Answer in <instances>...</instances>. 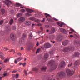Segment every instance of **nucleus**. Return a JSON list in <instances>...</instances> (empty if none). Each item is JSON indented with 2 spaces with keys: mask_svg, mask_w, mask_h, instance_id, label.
Returning a JSON list of instances; mask_svg holds the SVG:
<instances>
[{
  "mask_svg": "<svg viewBox=\"0 0 80 80\" xmlns=\"http://www.w3.org/2000/svg\"><path fill=\"white\" fill-rule=\"evenodd\" d=\"M47 33H48L49 34H52V33H54L55 32V29L54 28H52L51 29V30H46Z\"/></svg>",
  "mask_w": 80,
  "mask_h": 80,
  "instance_id": "nucleus-3",
  "label": "nucleus"
},
{
  "mask_svg": "<svg viewBox=\"0 0 80 80\" xmlns=\"http://www.w3.org/2000/svg\"><path fill=\"white\" fill-rule=\"evenodd\" d=\"M41 21L40 19H36L35 20V22H36V23H40Z\"/></svg>",
  "mask_w": 80,
  "mask_h": 80,
  "instance_id": "nucleus-24",
  "label": "nucleus"
},
{
  "mask_svg": "<svg viewBox=\"0 0 80 80\" xmlns=\"http://www.w3.org/2000/svg\"><path fill=\"white\" fill-rule=\"evenodd\" d=\"M24 73L25 74V76H27V71H26V70H24Z\"/></svg>",
  "mask_w": 80,
  "mask_h": 80,
  "instance_id": "nucleus-35",
  "label": "nucleus"
},
{
  "mask_svg": "<svg viewBox=\"0 0 80 80\" xmlns=\"http://www.w3.org/2000/svg\"><path fill=\"white\" fill-rule=\"evenodd\" d=\"M3 55L2 52H0V56H1V55Z\"/></svg>",
  "mask_w": 80,
  "mask_h": 80,
  "instance_id": "nucleus-53",
  "label": "nucleus"
},
{
  "mask_svg": "<svg viewBox=\"0 0 80 80\" xmlns=\"http://www.w3.org/2000/svg\"><path fill=\"white\" fill-rule=\"evenodd\" d=\"M26 10H33L32 9H30L27 8H26Z\"/></svg>",
  "mask_w": 80,
  "mask_h": 80,
  "instance_id": "nucleus-44",
  "label": "nucleus"
},
{
  "mask_svg": "<svg viewBox=\"0 0 80 80\" xmlns=\"http://www.w3.org/2000/svg\"><path fill=\"white\" fill-rule=\"evenodd\" d=\"M17 72V70H15L12 71V73H16V72Z\"/></svg>",
  "mask_w": 80,
  "mask_h": 80,
  "instance_id": "nucleus-40",
  "label": "nucleus"
},
{
  "mask_svg": "<svg viewBox=\"0 0 80 80\" xmlns=\"http://www.w3.org/2000/svg\"><path fill=\"white\" fill-rule=\"evenodd\" d=\"M3 50H4L5 51H7V50H8V49L6 48H3Z\"/></svg>",
  "mask_w": 80,
  "mask_h": 80,
  "instance_id": "nucleus-37",
  "label": "nucleus"
},
{
  "mask_svg": "<svg viewBox=\"0 0 80 80\" xmlns=\"http://www.w3.org/2000/svg\"><path fill=\"white\" fill-rule=\"evenodd\" d=\"M53 51H51L50 52V54L51 55H53Z\"/></svg>",
  "mask_w": 80,
  "mask_h": 80,
  "instance_id": "nucleus-45",
  "label": "nucleus"
},
{
  "mask_svg": "<svg viewBox=\"0 0 80 80\" xmlns=\"http://www.w3.org/2000/svg\"><path fill=\"white\" fill-rule=\"evenodd\" d=\"M2 77H0V80H2Z\"/></svg>",
  "mask_w": 80,
  "mask_h": 80,
  "instance_id": "nucleus-64",
  "label": "nucleus"
},
{
  "mask_svg": "<svg viewBox=\"0 0 80 80\" xmlns=\"http://www.w3.org/2000/svg\"><path fill=\"white\" fill-rule=\"evenodd\" d=\"M22 42H23V41L22 40V39H21L19 41V43H20V44H22Z\"/></svg>",
  "mask_w": 80,
  "mask_h": 80,
  "instance_id": "nucleus-32",
  "label": "nucleus"
},
{
  "mask_svg": "<svg viewBox=\"0 0 80 80\" xmlns=\"http://www.w3.org/2000/svg\"><path fill=\"white\" fill-rule=\"evenodd\" d=\"M29 38L31 39L33 38V35H32V34L30 33L29 34Z\"/></svg>",
  "mask_w": 80,
  "mask_h": 80,
  "instance_id": "nucleus-29",
  "label": "nucleus"
},
{
  "mask_svg": "<svg viewBox=\"0 0 80 80\" xmlns=\"http://www.w3.org/2000/svg\"><path fill=\"white\" fill-rule=\"evenodd\" d=\"M54 61L53 60H52L50 61V62H49L48 63V65H52L53 64V63H54Z\"/></svg>",
  "mask_w": 80,
  "mask_h": 80,
  "instance_id": "nucleus-20",
  "label": "nucleus"
},
{
  "mask_svg": "<svg viewBox=\"0 0 80 80\" xmlns=\"http://www.w3.org/2000/svg\"><path fill=\"white\" fill-rule=\"evenodd\" d=\"M5 3L8 7H10V4L12 5V2L9 0H7L5 2Z\"/></svg>",
  "mask_w": 80,
  "mask_h": 80,
  "instance_id": "nucleus-7",
  "label": "nucleus"
},
{
  "mask_svg": "<svg viewBox=\"0 0 80 80\" xmlns=\"http://www.w3.org/2000/svg\"><path fill=\"white\" fill-rule=\"evenodd\" d=\"M29 20H35V18L33 17H30L29 18Z\"/></svg>",
  "mask_w": 80,
  "mask_h": 80,
  "instance_id": "nucleus-28",
  "label": "nucleus"
},
{
  "mask_svg": "<svg viewBox=\"0 0 80 80\" xmlns=\"http://www.w3.org/2000/svg\"><path fill=\"white\" fill-rule=\"evenodd\" d=\"M13 20L12 19H11L9 22L10 25H12V23H13Z\"/></svg>",
  "mask_w": 80,
  "mask_h": 80,
  "instance_id": "nucleus-27",
  "label": "nucleus"
},
{
  "mask_svg": "<svg viewBox=\"0 0 80 80\" xmlns=\"http://www.w3.org/2000/svg\"><path fill=\"white\" fill-rule=\"evenodd\" d=\"M46 69H47V67L46 66L42 67L41 68V70L42 72H45V71H46Z\"/></svg>",
  "mask_w": 80,
  "mask_h": 80,
  "instance_id": "nucleus-15",
  "label": "nucleus"
},
{
  "mask_svg": "<svg viewBox=\"0 0 80 80\" xmlns=\"http://www.w3.org/2000/svg\"><path fill=\"white\" fill-rule=\"evenodd\" d=\"M48 22H52V19L49 18H48Z\"/></svg>",
  "mask_w": 80,
  "mask_h": 80,
  "instance_id": "nucleus-39",
  "label": "nucleus"
},
{
  "mask_svg": "<svg viewBox=\"0 0 80 80\" xmlns=\"http://www.w3.org/2000/svg\"><path fill=\"white\" fill-rule=\"evenodd\" d=\"M73 49H74V47H73L69 46L64 48L63 49V51L64 52H68L70 50H72Z\"/></svg>",
  "mask_w": 80,
  "mask_h": 80,
  "instance_id": "nucleus-2",
  "label": "nucleus"
},
{
  "mask_svg": "<svg viewBox=\"0 0 80 80\" xmlns=\"http://www.w3.org/2000/svg\"><path fill=\"white\" fill-rule=\"evenodd\" d=\"M70 30L71 31H72V32H74V30L72 29H70Z\"/></svg>",
  "mask_w": 80,
  "mask_h": 80,
  "instance_id": "nucleus-54",
  "label": "nucleus"
},
{
  "mask_svg": "<svg viewBox=\"0 0 80 80\" xmlns=\"http://www.w3.org/2000/svg\"><path fill=\"white\" fill-rule=\"evenodd\" d=\"M58 42H61L62 40V37H60L58 38Z\"/></svg>",
  "mask_w": 80,
  "mask_h": 80,
  "instance_id": "nucleus-22",
  "label": "nucleus"
},
{
  "mask_svg": "<svg viewBox=\"0 0 80 80\" xmlns=\"http://www.w3.org/2000/svg\"><path fill=\"white\" fill-rule=\"evenodd\" d=\"M69 42V41L68 40L64 41L62 42V44L63 45H67L68 43Z\"/></svg>",
  "mask_w": 80,
  "mask_h": 80,
  "instance_id": "nucleus-13",
  "label": "nucleus"
},
{
  "mask_svg": "<svg viewBox=\"0 0 80 80\" xmlns=\"http://www.w3.org/2000/svg\"><path fill=\"white\" fill-rule=\"evenodd\" d=\"M12 29L13 30H15L16 29V27L13 26L12 27Z\"/></svg>",
  "mask_w": 80,
  "mask_h": 80,
  "instance_id": "nucleus-47",
  "label": "nucleus"
},
{
  "mask_svg": "<svg viewBox=\"0 0 80 80\" xmlns=\"http://www.w3.org/2000/svg\"><path fill=\"white\" fill-rule=\"evenodd\" d=\"M80 61L78 60H77L74 62V67L76 68H78V66H79V62Z\"/></svg>",
  "mask_w": 80,
  "mask_h": 80,
  "instance_id": "nucleus-8",
  "label": "nucleus"
},
{
  "mask_svg": "<svg viewBox=\"0 0 80 80\" xmlns=\"http://www.w3.org/2000/svg\"><path fill=\"white\" fill-rule=\"evenodd\" d=\"M24 8V7H20V8Z\"/></svg>",
  "mask_w": 80,
  "mask_h": 80,
  "instance_id": "nucleus-58",
  "label": "nucleus"
},
{
  "mask_svg": "<svg viewBox=\"0 0 80 80\" xmlns=\"http://www.w3.org/2000/svg\"><path fill=\"white\" fill-rule=\"evenodd\" d=\"M1 12H0V13H2V14H4V13H5V10H1L0 11Z\"/></svg>",
  "mask_w": 80,
  "mask_h": 80,
  "instance_id": "nucleus-31",
  "label": "nucleus"
},
{
  "mask_svg": "<svg viewBox=\"0 0 80 80\" xmlns=\"http://www.w3.org/2000/svg\"><path fill=\"white\" fill-rule=\"evenodd\" d=\"M3 20H2L0 21V25H2V24H3Z\"/></svg>",
  "mask_w": 80,
  "mask_h": 80,
  "instance_id": "nucleus-42",
  "label": "nucleus"
},
{
  "mask_svg": "<svg viewBox=\"0 0 80 80\" xmlns=\"http://www.w3.org/2000/svg\"><path fill=\"white\" fill-rule=\"evenodd\" d=\"M55 20H56V21H58V19H56V18H54Z\"/></svg>",
  "mask_w": 80,
  "mask_h": 80,
  "instance_id": "nucleus-56",
  "label": "nucleus"
},
{
  "mask_svg": "<svg viewBox=\"0 0 80 80\" xmlns=\"http://www.w3.org/2000/svg\"><path fill=\"white\" fill-rule=\"evenodd\" d=\"M26 25H31V22L29 21H27L25 22Z\"/></svg>",
  "mask_w": 80,
  "mask_h": 80,
  "instance_id": "nucleus-18",
  "label": "nucleus"
},
{
  "mask_svg": "<svg viewBox=\"0 0 80 80\" xmlns=\"http://www.w3.org/2000/svg\"><path fill=\"white\" fill-rule=\"evenodd\" d=\"M60 31L61 32H62L63 33H65V34H67V31L63 29H61Z\"/></svg>",
  "mask_w": 80,
  "mask_h": 80,
  "instance_id": "nucleus-17",
  "label": "nucleus"
},
{
  "mask_svg": "<svg viewBox=\"0 0 80 80\" xmlns=\"http://www.w3.org/2000/svg\"><path fill=\"white\" fill-rule=\"evenodd\" d=\"M48 53L45 54L44 58H43V60H44V62H46V60H47V58H48Z\"/></svg>",
  "mask_w": 80,
  "mask_h": 80,
  "instance_id": "nucleus-9",
  "label": "nucleus"
},
{
  "mask_svg": "<svg viewBox=\"0 0 80 80\" xmlns=\"http://www.w3.org/2000/svg\"><path fill=\"white\" fill-rule=\"evenodd\" d=\"M3 62H1L0 63V65H2V64H3Z\"/></svg>",
  "mask_w": 80,
  "mask_h": 80,
  "instance_id": "nucleus-61",
  "label": "nucleus"
},
{
  "mask_svg": "<svg viewBox=\"0 0 80 80\" xmlns=\"http://www.w3.org/2000/svg\"><path fill=\"white\" fill-rule=\"evenodd\" d=\"M27 11L28 12V13H26L25 14L26 16V17H30V16H32V14L29 13H33L34 12V11L33 10H27Z\"/></svg>",
  "mask_w": 80,
  "mask_h": 80,
  "instance_id": "nucleus-6",
  "label": "nucleus"
},
{
  "mask_svg": "<svg viewBox=\"0 0 80 80\" xmlns=\"http://www.w3.org/2000/svg\"><path fill=\"white\" fill-rule=\"evenodd\" d=\"M57 24H58V25H59V24H60V23L58 22H57Z\"/></svg>",
  "mask_w": 80,
  "mask_h": 80,
  "instance_id": "nucleus-63",
  "label": "nucleus"
},
{
  "mask_svg": "<svg viewBox=\"0 0 80 80\" xmlns=\"http://www.w3.org/2000/svg\"><path fill=\"white\" fill-rule=\"evenodd\" d=\"M8 75V73H4L3 74V75L4 77H5L6 76H7Z\"/></svg>",
  "mask_w": 80,
  "mask_h": 80,
  "instance_id": "nucleus-49",
  "label": "nucleus"
},
{
  "mask_svg": "<svg viewBox=\"0 0 80 80\" xmlns=\"http://www.w3.org/2000/svg\"><path fill=\"white\" fill-rule=\"evenodd\" d=\"M22 13H18V14H17V17L18 18V17H21V16H22Z\"/></svg>",
  "mask_w": 80,
  "mask_h": 80,
  "instance_id": "nucleus-25",
  "label": "nucleus"
},
{
  "mask_svg": "<svg viewBox=\"0 0 80 80\" xmlns=\"http://www.w3.org/2000/svg\"><path fill=\"white\" fill-rule=\"evenodd\" d=\"M38 70V68H32L33 71H37Z\"/></svg>",
  "mask_w": 80,
  "mask_h": 80,
  "instance_id": "nucleus-26",
  "label": "nucleus"
},
{
  "mask_svg": "<svg viewBox=\"0 0 80 80\" xmlns=\"http://www.w3.org/2000/svg\"><path fill=\"white\" fill-rule=\"evenodd\" d=\"M22 64H23L22 63H20L19 64V65H22Z\"/></svg>",
  "mask_w": 80,
  "mask_h": 80,
  "instance_id": "nucleus-62",
  "label": "nucleus"
},
{
  "mask_svg": "<svg viewBox=\"0 0 80 80\" xmlns=\"http://www.w3.org/2000/svg\"><path fill=\"white\" fill-rule=\"evenodd\" d=\"M0 57L1 58H2V59L3 60L4 59V57L2 55L0 56Z\"/></svg>",
  "mask_w": 80,
  "mask_h": 80,
  "instance_id": "nucleus-43",
  "label": "nucleus"
},
{
  "mask_svg": "<svg viewBox=\"0 0 80 80\" xmlns=\"http://www.w3.org/2000/svg\"><path fill=\"white\" fill-rule=\"evenodd\" d=\"M70 37H71V38H72V37H73V36L72 35H70Z\"/></svg>",
  "mask_w": 80,
  "mask_h": 80,
  "instance_id": "nucleus-57",
  "label": "nucleus"
},
{
  "mask_svg": "<svg viewBox=\"0 0 80 80\" xmlns=\"http://www.w3.org/2000/svg\"><path fill=\"white\" fill-rule=\"evenodd\" d=\"M9 52H14L13 53H15V51L14 49H11L10 50V51H8Z\"/></svg>",
  "mask_w": 80,
  "mask_h": 80,
  "instance_id": "nucleus-30",
  "label": "nucleus"
},
{
  "mask_svg": "<svg viewBox=\"0 0 80 80\" xmlns=\"http://www.w3.org/2000/svg\"><path fill=\"white\" fill-rule=\"evenodd\" d=\"M45 15H47L48 16V17H49L50 18H51V16L50 15V14H48L47 13H45L44 14Z\"/></svg>",
  "mask_w": 80,
  "mask_h": 80,
  "instance_id": "nucleus-36",
  "label": "nucleus"
},
{
  "mask_svg": "<svg viewBox=\"0 0 80 80\" xmlns=\"http://www.w3.org/2000/svg\"><path fill=\"white\" fill-rule=\"evenodd\" d=\"M22 60V58L21 57H19L17 59H16L15 60L14 62L16 63H17V62H19V61H20V60Z\"/></svg>",
  "mask_w": 80,
  "mask_h": 80,
  "instance_id": "nucleus-16",
  "label": "nucleus"
},
{
  "mask_svg": "<svg viewBox=\"0 0 80 80\" xmlns=\"http://www.w3.org/2000/svg\"><path fill=\"white\" fill-rule=\"evenodd\" d=\"M75 71V69L72 68V71L68 69L66 70V72L68 76H71V75H72L73 74Z\"/></svg>",
  "mask_w": 80,
  "mask_h": 80,
  "instance_id": "nucleus-1",
  "label": "nucleus"
},
{
  "mask_svg": "<svg viewBox=\"0 0 80 80\" xmlns=\"http://www.w3.org/2000/svg\"><path fill=\"white\" fill-rule=\"evenodd\" d=\"M65 75V73L63 72H61L58 74L56 77L57 78L59 77L62 78Z\"/></svg>",
  "mask_w": 80,
  "mask_h": 80,
  "instance_id": "nucleus-4",
  "label": "nucleus"
},
{
  "mask_svg": "<svg viewBox=\"0 0 80 80\" xmlns=\"http://www.w3.org/2000/svg\"><path fill=\"white\" fill-rule=\"evenodd\" d=\"M80 54L78 52H77L75 53L73 55V57H79Z\"/></svg>",
  "mask_w": 80,
  "mask_h": 80,
  "instance_id": "nucleus-12",
  "label": "nucleus"
},
{
  "mask_svg": "<svg viewBox=\"0 0 80 80\" xmlns=\"http://www.w3.org/2000/svg\"><path fill=\"white\" fill-rule=\"evenodd\" d=\"M17 55H21V53H20L18 52Z\"/></svg>",
  "mask_w": 80,
  "mask_h": 80,
  "instance_id": "nucleus-52",
  "label": "nucleus"
},
{
  "mask_svg": "<svg viewBox=\"0 0 80 80\" xmlns=\"http://www.w3.org/2000/svg\"><path fill=\"white\" fill-rule=\"evenodd\" d=\"M21 12H22V13H25V10H21Z\"/></svg>",
  "mask_w": 80,
  "mask_h": 80,
  "instance_id": "nucleus-48",
  "label": "nucleus"
},
{
  "mask_svg": "<svg viewBox=\"0 0 80 80\" xmlns=\"http://www.w3.org/2000/svg\"><path fill=\"white\" fill-rule=\"evenodd\" d=\"M26 65V63L24 62L22 64V65L23 67H25V65Z\"/></svg>",
  "mask_w": 80,
  "mask_h": 80,
  "instance_id": "nucleus-46",
  "label": "nucleus"
},
{
  "mask_svg": "<svg viewBox=\"0 0 80 80\" xmlns=\"http://www.w3.org/2000/svg\"><path fill=\"white\" fill-rule=\"evenodd\" d=\"M36 45H37V46H38V45H39V43L38 42L36 44Z\"/></svg>",
  "mask_w": 80,
  "mask_h": 80,
  "instance_id": "nucleus-55",
  "label": "nucleus"
},
{
  "mask_svg": "<svg viewBox=\"0 0 80 80\" xmlns=\"http://www.w3.org/2000/svg\"><path fill=\"white\" fill-rule=\"evenodd\" d=\"M44 47L45 48H48L50 47V44L49 43H46L44 44Z\"/></svg>",
  "mask_w": 80,
  "mask_h": 80,
  "instance_id": "nucleus-11",
  "label": "nucleus"
},
{
  "mask_svg": "<svg viewBox=\"0 0 80 80\" xmlns=\"http://www.w3.org/2000/svg\"><path fill=\"white\" fill-rule=\"evenodd\" d=\"M65 62L64 61H62L60 63L59 66V68L60 69H62V68H64L65 67Z\"/></svg>",
  "mask_w": 80,
  "mask_h": 80,
  "instance_id": "nucleus-5",
  "label": "nucleus"
},
{
  "mask_svg": "<svg viewBox=\"0 0 80 80\" xmlns=\"http://www.w3.org/2000/svg\"><path fill=\"white\" fill-rule=\"evenodd\" d=\"M9 61V59H5L4 62H8Z\"/></svg>",
  "mask_w": 80,
  "mask_h": 80,
  "instance_id": "nucleus-33",
  "label": "nucleus"
},
{
  "mask_svg": "<svg viewBox=\"0 0 80 80\" xmlns=\"http://www.w3.org/2000/svg\"><path fill=\"white\" fill-rule=\"evenodd\" d=\"M10 37L12 40L14 41L15 40V35L14 34L12 33L10 35Z\"/></svg>",
  "mask_w": 80,
  "mask_h": 80,
  "instance_id": "nucleus-14",
  "label": "nucleus"
},
{
  "mask_svg": "<svg viewBox=\"0 0 80 80\" xmlns=\"http://www.w3.org/2000/svg\"><path fill=\"white\" fill-rule=\"evenodd\" d=\"M57 67V65H56L55 67H54V68H53L52 70H54V69H56Z\"/></svg>",
  "mask_w": 80,
  "mask_h": 80,
  "instance_id": "nucleus-41",
  "label": "nucleus"
},
{
  "mask_svg": "<svg viewBox=\"0 0 80 80\" xmlns=\"http://www.w3.org/2000/svg\"><path fill=\"white\" fill-rule=\"evenodd\" d=\"M26 37H27V35H26V34H23L22 36V40H24L25 39Z\"/></svg>",
  "mask_w": 80,
  "mask_h": 80,
  "instance_id": "nucleus-21",
  "label": "nucleus"
},
{
  "mask_svg": "<svg viewBox=\"0 0 80 80\" xmlns=\"http://www.w3.org/2000/svg\"><path fill=\"white\" fill-rule=\"evenodd\" d=\"M72 63L71 62L70 64H69L68 65V67H71V66H72Z\"/></svg>",
  "mask_w": 80,
  "mask_h": 80,
  "instance_id": "nucleus-38",
  "label": "nucleus"
},
{
  "mask_svg": "<svg viewBox=\"0 0 80 80\" xmlns=\"http://www.w3.org/2000/svg\"><path fill=\"white\" fill-rule=\"evenodd\" d=\"M38 26H42V24L41 23H38L37 24Z\"/></svg>",
  "mask_w": 80,
  "mask_h": 80,
  "instance_id": "nucleus-51",
  "label": "nucleus"
},
{
  "mask_svg": "<svg viewBox=\"0 0 80 80\" xmlns=\"http://www.w3.org/2000/svg\"><path fill=\"white\" fill-rule=\"evenodd\" d=\"M59 25H60V26L61 27H62V26H63V23H61Z\"/></svg>",
  "mask_w": 80,
  "mask_h": 80,
  "instance_id": "nucleus-50",
  "label": "nucleus"
},
{
  "mask_svg": "<svg viewBox=\"0 0 80 80\" xmlns=\"http://www.w3.org/2000/svg\"><path fill=\"white\" fill-rule=\"evenodd\" d=\"M18 74H16V75L15 74H13L12 75V77L14 78H18Z\"/></svg>",
  "mask_w": 80,
  "mask_h": 80,
  "instance_id": "nucleus-19",
  "label": "nucleus"
},
{
  "mask_svg": "<svg viewBox=\"0 0 80 80\" xmlns=\"http://www.w3.org/2000/svg\"><path fill=\"white\" fill-rule=\"evenodd\" d=\"M40 49H38L37 50L36 53H39V52H40Z\"/></svg>",
  "mask_w": 80,
  "mask_h": 80,
  "instance_id": "nucleus-34",
  "label": "nucleus"
},
{
  "mask_svg": "<svg viewBox=\"0 0 80 80\" xmlns=\"http://www.w3.org/2000/svg\"><path fill=\"white\" fill-rule=\"evenodd\" d=\"M25 18H24V17L20 18L18 19V22L19 23H22L25 21Z\"/></svg>",
  "mask_w": 80,
  "mask_h": 80,
  "instance_id": "nucleus-10",
  "label": "nucleus"
},
{
  "mask_svg": "<svg viewBox=\"0 0 80 80\" xmlns=\"http://www.w3.org/2000/svg\"><path fill=\"white\" fill-rule=\"evenodd\" d=\"M23 48H21V50H23Z\"/></svg>",
  "mask_w": 80,
  "mask_h": 80,
  "instance_id": "nucleus-60",
  "label": "nucleus"
},
{
  "mask_svg": "<svg viewBox=\"0 0 80 80\" xmlns=\"http://www.w3.org/2000/svg\"><path fill=\"white\" fill-rule=\"evenodd\" d=\"M22 6V4H20L19 3H16V6L17 7H21Z\"/></svg>",
  "mask_w": 80,
  "mask_h": 80,
  "instance_id": "nucleus-23",
  "label": "nucleus"
},
{
  "mask_svg": "<svg viewBox=\"0 0 80 80\" xmlns=\"http://www.w3.org/2000/svg\"><path fill=\"white\" fill-rule=\"evenodd\" d=\"M34 24H32V27H33L34 26Z\"/></svg>",
  "mask_w": 80,
  "mask_h": 80,
  "instance_id": "nucleus-59",
  "label": "nucleus"
}]
</instances>
